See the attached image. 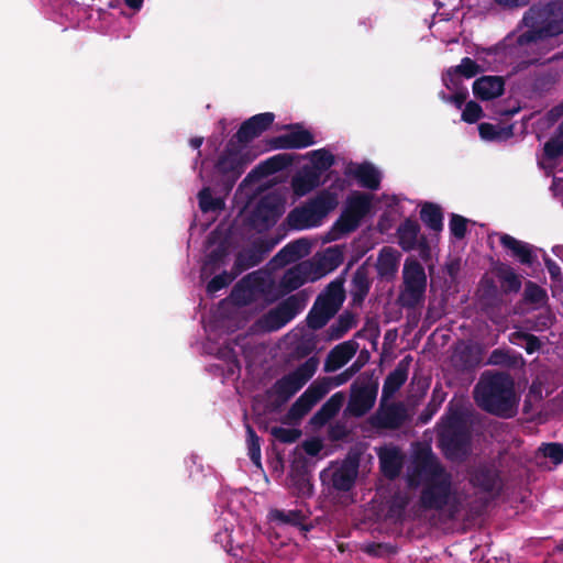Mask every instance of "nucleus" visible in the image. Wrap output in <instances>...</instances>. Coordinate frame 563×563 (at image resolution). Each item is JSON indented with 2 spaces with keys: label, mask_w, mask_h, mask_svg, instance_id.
I'll return each instance as SVG.
<instances>
[{
  "label": "nucleus",
  "mask_w": 563,
  "mask_h": 563,
  "mask_svg": "<svg viewBox=\"0 0 563 563\" xmlns=\"http://www.w3.org/2000/svg\"><path fill=\"white\" fill-rule=\"evenodd\" d=\"M539 453L549 459L554 465L563 462V446L558 443H549L539 448Z\"/></svg>",
  "instance_id": "nucleus-37"
},
{
  "label": "nucleus",
  "mask_w": 563,
  "mask_h": 563,
  "mask_svg": "<svg viewBox=\"0 0 563 563\" xmlns=\"http://www.w3.org/2000/svg\"><path fill=\"white\" fill-rule=\"evenodd\" d=\"M299 493L301 495H307V496L311 495V493H312V486H311L310 482L306 477H302L300 479Z\"/></svg>",
  "instance_id": "nucleus-55"
},
{
  "label": "nucleus",
  "mask_w": 563,
  "mask_h": 563,
  "mask_svg": "<svg viewBox=\"0 0 563 563\" xmlns=\"http://www.w3.org/2000/svg\"><path fill=\"white\" fill-rule=\"evenodd\" d=\"M355 324H356V322H355L354 316H352L350 313L342 314L338 320V324L335 327L334 325L331 327V330H332L331 338L340 339L350 329L355 327Z\"/></svg>",
  "instance_id": "nucleus-36"
},
{
  "label": "nucleus",
  "mask_w": 563,
  "mask_h": 563,
  "mask_svg": "<svg viewBox=\"0 0 563 563\" xmlns=\"http://www.w3.org/2000/svg\"><path fill=\"white\" fill-rule=\"evenodd\" d=\"M199 207L203 212L220 209L222 201L220 199L212 198L210 189L203 188L199 195Z\"/></svg>",
  "instance_id": "nucleus-38"
},
{
  "label": "nucleus",
  "mask_w": 563,
  "mask_h": 563,
  "mask_svg": "<svg viewBox=\"0 0 563 563\" xmlns=\"http://www.w3.org/2000/svg\"><path fill=\"white\" fill-rule=\"evenodd\" d=\"M563 153V122L559 125L558 132L544 145L547 158L554 159Z\"/></svg>",
  "instance_id": "nucleus-34"
},
{
  "label": "nucleus",
  "mask_w": 563,
  "mask_h": 563,
  "mask_svg": "<svg viewBox=\"0 0 563 563\" xmlns=\"http://www.w3.org/2000/svg\"><path fill=\"white\" fill-rule=\"evenodd\" d=\"M380 468L387 477H395L401 467L402 456L395 446H385L378 451Z\"/></svg>",
  "instance_id": "nucleus-16"
},
{
  "label": "nucleus",
  "mask_w": 563,
  "mask_h": 563,
  "mask_svg": "<svg viewBox=\"0 0 563 563\" xmlns=\"http://www.w3.org/2000/svg\"><path fill=\"white\" fill-rule=\"evenodd\" d=\"M562 112H563V109H561V108H558V109L551 111V113L549 115L550 120H554L556 117L561 115Z\"/></svg>",
  "instance_id": "nucleus-59"
},
{
  "label": "nucleus",
  "mask_w": 563,
  "mask_h": 563,
  "mask_svg": "<svg viewBox=\"0 0 563 563\" xmlns=\"http://www.w3.org/2000/svg\"><path fill=\"white\" fill-rule=\"evenodd\" d=\"M466 98V92L457 93L452 99L456 103L457 107H461L462 102Z\"/></svg>",
  "instance_id": "nucleus-57"
},
{
  "label": "nucleus",
  "mask_w": 563,
  "mask_h": 563,
  "mask_svg": "<svg viewBox=\"0 0 563 563\" xmlns=\"http://www.w3.org/2000/svg\"><path fill=\"white\" fill-rule=\"evenodd\" d=\"M334 313V311H330L329 307H324L323 303L316 301L308 316V323L311 328L319 329L323 327Z\"/></svg>",
  "instance_id": "nucleus-30"
},
{
  "label": "nucleus",
  "mask_w": 563,
  "mask_h": 563,
  "mask_svg": "<svg viewBox=\"0 0 563 563\" xmlns=\"http://www.w3.org/2000/svg\"><path fill=\"white\" fill-rule=\"evenodd\" d=\"M202 144V139L201 137H195V139H191L190 140V145L195 148H199Z\"/></svg>",
  "instance_id": "nucleus-58"
},
{
  "label": "nucleus",
  "mask_w": 563,
  "mask_h": 563,
  "mask_svg": "<svg viewBox=\"0 0 563 563\" xmlns=\"http://www.w3.org/2000/svg\"><path fill=\"white\" fill-rule=\"evenodd\" d=\"M319 278L317 272L313 271V265L310 262H302L295 267L288 269L283 277V286L289 290L297 289L308 280H316Z\"/></svg>",
  "instance_id": "nucleus-13"
},
{
  "label": "nucleus",
  "mask_w": 563,
  "mask_h": 563,
  "mask_svg": "<svg viewBox=\"0 0 563 563\" xmlns=\"http://www.w3.org/2000/svg\"><path fill=\"white\" fill-rule=\"evenodd\" d=\"M302 448L307 454L313 456L321 451L322 443L319 439H310L303 442Z\"/></svg>",
  "instance_id": "nucleus-49"
},
{
  "label": "nucleus",
  "mask_w": 563,
  "mask_h": 563,
  "mask_svg": "<svg viewBox=\"0 0 563 563\" xmlns=\"http://www.w3.org/2000/svg\"><path fill=\"white\" fill-rule=\"evenodd\" d=\"M410 485H415L413 478H410Z\"/></svg>",
  "instance_id": "nucleus-60"
},
{
  "label": "nucleus",
  "mask_w": 563,
  "mask_h": 563,
  "mask_svg": "<svg viewBox=\"0 0 563 563\" xmlns=\"http://www.w3.org/2000/svg\"><path fill=\"white\" fill-rule=\"evenodd\" d=\"M357 475L356 466L352 463L343 464L333 473V485L338 489L347 490L353 485Z\"/></svg>",
  "instance_id": "nucleus-28"
},
{
  "label": "nucleus",
  "mask_w": 563,
  "mask_h": 563,
  "mask_svg": "<svg viewBox=\"0 0 563 563\" xmlns=\"http://www.w3.org/2000/svg\"><path fill=\"white\" fill-rule=\"evenodd\" d=\"M526 350L528 353H533L536 350L539 349L540 344L539 341L534 336H526Z\"/></svg>",
  "instance_id": "nucleus-52"
},
{
  "label": "nucleus",
  "mask_w": 563,
  "mask_h": 563,
  "mask_svg": "<svg viewBox=\"0 0 563 563\" xmlns=\"http://www.w3.org/2000/svg\"><path fill=\"white\" fill-rule=\"evenodd\" d=\"M250 296L251 292L246 289L244 282L239 284L232 292V298L239 303L246 302Z\"/></svg>",
  "instance_id": "nucleus-48"
},
{
  "label": "nucleus",
  "mask_w": 563,
  "mask_h": 563,
  "mask_svg": "<svg viewBox=\"0 0 563 563\" xmlns=\"http://www.w3.org/2000/svg\"><path fill=\"white\" fill-rule=\"evenodd\" d=\"M501 245L509 250L514 256L523 264H531L533 261L532 249L529 244L515 239L511 235L503 234L499 239Z\"/></svg>",
  "instance_id": "nucleus-20"
},
{
  "label": "nucleus",
  "mask_w": 563,
  "mask_h": 563,
  "mask_svg": "<svg viewBox=\"0 0 563 563\" xmlns=\"http://www.w3.org/2000/svg\"><path fill=\"white\" fill-rule=\"evenodd\" d=\"M247 432V448H249V455L252 460V462L256 466H261V445H260V439L255 434L254 430L247 426L246 428Z\"/></svg>",
  "instance_id": "nucleus-35"
},
{
  "label": "nucleus",
  "mask_w": 563,
  "mask_h": 563,
  "mask_svg": "<svg viewBox=\"0 0 563 563\" xmlns=\"http://www.w3.org/2000/svg\"><path fill=\"white\" fill-rule=\"evenodd\" d=\"M376 389L369 386L353 387L351 399L347 406V410L356 416H363L375 404Z\"/></svg>",
  "instance_id": "nucleus-14"
},
{
  "label": "nucleus",
  "mask_w": 563,
  "mask_h": 563,
  "mask_svg": "<svg viewBox=\"0 0 563 563\" xmlns=\"http://www.w3.org/2000/svg\"><path fill=\"white\" fill-rule=\"evenodd\" d=\"M350 174L355 177L363 187L377 189L379 186L380 174L373 165H357L350 168Z\"/></svg>",
  "instance_id": "nucleus-23"
},
{
  "label": "nucleus",
  "mask_w": 563,
  "mask_h": 563,
  "mask_svg": "<svg viewBox=\"0 0 563 563\" xmlns=\"http://www.w3.org/2000/svg\"><path fill=\"white\" fill-rule=\"evenodd\" d=\"M273 434L283 442H294L298 439L299 432L294 429L274 428Z\"/></svg>",
  "instance_id": "nucleus-47"
},
{
  "label": "nucleus",
  "mask_w": 563,
  "mask_h": 563,
  "mask_svg": "<svg viewBox=\"0 0 563 563\" xmlns=\"http://www.w3.org/2000/svg\"><path fill=\"white\" fill-rule=\"evenodd\" d=\"M505 358L506 356L501 351H494L489 356L488 363L493 365L501 364L504 363Z\"/></svg>",
  "instance_id": "nucleus-53"
},
{
  "label": "nucleus",
  "mask_w": 563,
  "mask_h": 563,
  "mask_svg": "<svg viewBox=\"0 0 563 563\" xmlns=\"http://www.w3.org/2000/svg\"><path fill=\"white\" fill-rule=\"evenodd\" d=\"M336 206V195L323 191L306 206L292 210L288 216V223L298 230L317 227Z\"/></svg>",
  "instance_id": "nucleus-3"
},
{
  "label": "nucleus",
  "mask_w": 563,
  "mask_h": 563,
  "mask_svg": "<svg viewBox=\"0 0 563 563\" xmlns=\"http://www.w3.org/2000/svg\"><path fill=\"white\" fill-rule=\"evenodd\" d=\"M400 261V253L393 247H384L378 255L376 268L378 274L385 278H393L397 273Z\"/></svg>",
  "instance_id": "nucleus-17"
},
{
  "label": "nucleus",
  "mask_w": 563,
  "mask_h": 563,
  "mask_svg": "<svg viewBox=\"0 0 563 563\" xmlns=\"http://www.w3.org/2000/svg\"><path fill=\"white\" fill-rule=\"evenodd\" d=\"M404 289L400 294L402 306L416 307L423 301L427 277L423 267L415 260H407L404 265Z\"/></svg>",
  "instance_id": "nucleus-4"
},
{
  "label": "nucleus",
  "mask_w": 563,
  "mask_h": 563,
  "mask_svg": "<svg viewBox=\"0 0 563 563\" xmlns=\"http://www.w3.org/2000/svg\"><path fill=\"white\" fill-rule=\"evenodd\" d=\"M499 276L506 283L509 290L518 291L521 283L514 271L507 266L499 268Z\"/></svg>",
  "instance_id": "nucleus-40"
},
{
  "label": "nucleus",
  "mask_w": 563,
  "mask_h": 563,
  "mask_svg": "<svg viewBox=\"0 0 563 563\" xmlns=\"http://www.w3.org/2000/svg\"><path fill=\"white\" fill-rule=\"evenodd\" d=\"M473 91L482 100H490L503 93L504 81L497 76H484L474 81Z\"/></svg>",
  "instance_id": "nucleus-15"
},
{
  "label": "nucleus",
  "mask_w": 563,
  "mask_h": 563,
  "mask_svg": "<svg viewBox=\"0 0 563 563\" xmlns=\"http://www.w3.org/2000/svg\"><path fill=\"white\" fill-rule=\"evenodd\" d=\"M344 300V290L341 282H332L324 294H322L317 302L329 307L330 311L336 312Z\"/></svg>",
  "instance_id": "nucleus-25"
},
{
  "label": "nucleus",
  "mask_w": 563,
  "mask_h": 563,
  "mask_svg": "<svg viewBox=\"0 0 563 563\" xmlns=\"http://www.w3.org/2000/svg\"><path fill=\"white\" fill-rule=\"evenodd\" d=\"M318 365V360L310 357L295 371L278 379L274 385V391L282 399L290 398L314 375Z\"/></svg>",
  "instance_id": "nucleus-6"
},
{
  "label": "nucleus",
  "mask_w": 563,
  "mask_h": 563,
  "mask_svg": "<svg viewBox=\"0 0 563 563\" xmlns=\"http://www.w3.org/2000/svg\"><path fill=\"white\" fill-rule=\"evenodd\" d=\"M422 221L432 230L439 231L442 229V214L440 209L432 205L426 203L421 209Z\"/></svg>",
  "instance_id": "nucleus-32"
},
{
  "label": "nucleus",
  "mask_w": 563,
  "mask_h": 563,
  "mask_svg": "<svg viewBox=\"0 0 563 563\" xmlns=\"http://www.w3.org/2000/svg\"><path fill=\"white\" fill-rule=\"evenodd\" d=\"M320 184L317 170L303 167L292 179L291 186L297 196H305Z\"/></svg>",
  "instance_id": "nucleus-19"
},
{
  "label": "nucleus",
  "mask_w": 563,
  "mask_h": 563,
  "mask_svg": "<svg viewBox=\"0 0 563 563\" xmlns=\"http://www.w3.org/2000/svg\"><path fill=\"white\" fill-rule=\"evenodd\" d=\"M526 298L532 302L540 303L545 298V292L536 284L529 283L525 290Z\"/></svg>",
  "instance_id": "nucleus-46"
},
{
  "label": "nucleus",
  "mask_w": 563,
  "mask_h": 563,
  "mask_svg": "<svg viewBox=\"0 0 563 563\" xmlns=\"http://www.w3.org/2000/svg\"><path fill=\"white\" fill-rule=\"evenodd\" d=\"M498 4L504 7H519L525 5L529 0H495Z\"/></svg>",
  "instance_id": "nucleus-54"
},
{
  "label": "nucleus",
  "mask_w": 563,
  "mask_h": 563,
  "mask_svg": "<svg viewBox=\"0 0 563 563\" xmlns=\"http://www.w3.org/2000/svg\"><path fill=\"white\" fill-rule=\"evenodd\" d=\"M479 135L485 141H498L510 135V130L494 125L490 123H482L478 125Z\"/></svg>",
  "instance_id": "nucleus-33"
},
{
  "label": "nucleus",
  "mask_w": 563,
  "mask_h": 563,
  "mask_svg": "<svg viewBox=\"0 0 563 563\" xmlns=\"http://www.w3.org/2000/svg\"><path fill=\"white\" fill-rule=\"evenodd\" d=\"M428 471L431 478L422 493L421 501L424 507L440 509L452 498L449 476L433 460L429 461Z\"/></svg>",
  "instance_id": "nucleus-5"
},
{
  "label": "nucleus",
  "mask_w": 563,
  "mask_h": 563,
  "mask_svg": "<svg viewBox=\"0 0 563 563\" xmlns=\"http://www.w3.org/2000/svg\"><path fill=\"white\" fill-rule=\"evenodd\" d=\"M474 396L484 410L501 416H511L517 404L514 380L503 373L483 374Z\"/></svg>",
  "instance_id": "nucleus-1"
},
{
  "label": "nucleus",
  "mask_w": 563,
  "mask_h": 563,
  "mask_svg": "<svg viewBox=\"0 0 563 563\" xmlns=\"http://www.w3.org/2000/svg\"><path fill=\"white\" fill-rule=\"evenodd\" d=\"M545 266L554 280L561 277V268L554 261L545 258Z\"/></svg>",
  "instance_id": "nucleus-50"
},
{
  "label": "nucleus",
  "mask_w": 563,
  "mask_h": 563,
  "mask_svg": "<svg viewBox=\"0 0 563 563\" xmlns=\"http://www.w3.org/2000/svg\"><path fill=\"white\" fill-rule=\"evenodd\" d=\"M284 212V205L275 197H265L258 205L254 223L261 227L274 224Z\"/></svg>",
  "instance_id": "nucleus-12"
},
{
  "label": "nucleus",
  "mask_w": 563,
  "mask_h": 563,
  "mask_svg": "<svg viewBox=\"0 0 563 563\" xmlns=\"http://www.w3.org/2000/svg\"><path fill=\"white\" fill-rule=\"evenodd\" d=\"M313 143L314 141L311 133L301 129L292 130L276 140V145L280 148H302L310 146Z\"/></svg>",
  "instance_id": "nucleus-18"
},
{
  "label": "nucleus",
  "mask_w": 563,
  "mask_h": 563,
  "mask_svg": "<svg viewBox=\"0 0 563 563\" xmlns=\"http://www.w3.org/2000/svg\"><path fill=\"white\" fill-rule=\"evenodd\" d=\"M419 225L417 222L407 220L398 229L399 244L405 251L412 250L417 244Z\"/></svg>",
  "instance_id": "nucleus-29"
},
{
  "label": "nucleus",
  "mask_w": 563,
  "mask_h": 563,
  "mask_svg": "<svg viewBox=\"0 0 563 563\" xmlns=\"http://www.w3.org/2000/svg\"><path fill=\"white\" fill-rule=\"evenodd\" d=\"M274 121V114L265 112L256 114L242 124L236 133L239 145H246L247 142L263 133Z\"/></svg>",
  "instance_id": "nucleus-11"
},
{
  "label": "nucleus",
  "mask_w": 563,
  "mask_h": 563,
  "mask_svg": "<svg viewBox=\"0 0 563 563\" xmlns=\"http://www.w3.org/2000/svg\"><path fill=\"white\" fill-rule=\"evenodd\" d=\"M345 397L342 393H336L323 405L321 413L327 418L334 416L342 407Z\"/></svg>",
  "instance_id": "nucleus-39"
},
{
  "label": "nucleus",
  "mask_w": 563,
  "mask_h": 563,
  "mask_svg": "<svg viewBox=\"0 0 563 563\" xmlns=\"http://www.w3.org/2000/svg\"><path fill=\"white\" fill-rule=\"evenodd\" d=\"M308 156L312 164L309 168L317 170L319 176H321V173L327 170L333 164L332 154L325 150L312 151Z\"/></svg>",
  "instance_id": "nucleus-31"
},
{
  "label": "nucleus",
  "mask_w": 563,
  "mask_h": 563,
  "mask_svg": "<svg viewBox=\"0 0 563 563\" xmlns=\"http://www.w3.org/2000/svg\"><path fill=\"white\" fill-rule=\"evenodd\" d=\"M344 382L345 379L339 377L334 379L323 378L321 380H316L292 405L290 410L291 416L295 418L305 416L330 391L333 386H339Z\"/></svg>",
  "instance_id": "nucleus-8"
},
{
  "label": "nucleus",
  "mask_w": 563,
  "mask_h": 563,
  "mask_svg": "<svg viewBox=\"0 0 563 563\" xmlns=\"http://www.w3.org/2000/svg\"><path fill=\"white\" fill-rule=\"evenodd\" d=\"M487 477H488L487 481H482L479 478V476L476 475L473 478V482H474L475 485H478V486L483 487L485 490H492L494 488L493 477H492L490 474L487 475Z\"/></svg>",
  "instance_id": "nucleus-51"
},
{
  "label": "nucleus",
  "mask_w": 563,
  "mask_h": 563,
  "mask_svg": "<svg viewBox=\"0 0 563 563\" xmlns=\"http://www.w3.org/2000/svg\"><path fill=\"white\" fill-rule=\"evenodd\" d=\"M355 354V347L353 343H342L334 347L328 356L325 363L327 371H336L338 368L345 365Z\"/></svg>",
  "instance_id": "nucleus-22"
},
{
  "label": "nucleus",
  "mask_w": 563,
  "mask_h": 563,
  "mask_svg": "<svg viewBox=\"0 0 563 563\" xmlns=\"http://www.w3.org/2000/svg\"><path fill=\"white\" fill-rule=\"evenodd\" d=\"M285 164L283 156H274L263 164H261L254 173H262L264 175L272 174L274 172H277L282 168V166Z\"/></svg>",
  "instance_id": "nucleus-41"
},
{
  "label": "nucleus",
  "mask_w": 563,
  "mask_h": 563,
  "mask_svg": "<svg viewBox=\"0 0 563 563\" xmlns=\"http://www.w3.org/2000/svg\"><path fill=\"white\" fill-rule=\"evenodd\" d=\"M234 278H235V274L232 275V274L224 273V274L218 275L209 282V284L207 286V290L209 292L213 294V292L220 290L221 288L228 286Z\"/></svg>",
  "instance_id": "nucleus-43"
},
{
  "label": "nucleus",
  "mask_w": 563,
  "mask_h": 563,
  "mask_svg": "<svg viewBox=\"0 0 563 563\" xmlns=\"http://www.w3.org/2000/svg\"><path fill=\"white\" fill-rule=\"evenodd\" d=\"M523 23L528 30L519 36L520 45L563 33V0L532 7L523 16Z\"/></svg>",
  "instance_id": "nucleus-2"
},
{
  "label": "nucleus",
  "mask_w": 563,
  "mask_h": 563,
  "mask_svg": "<svg viewBox=\"0 0 563 563\" xmlns=\"http://www.w3.org/2000/svg\"><path fill=\"white\" fill-rule=\"evenodd\" d=\"M319 268L316 271L319 278L324 274L333 271L342 263V252L338 247H329L320 254Z\"/></svg>",
  "instance_id": "nucleus-27"
},
{
  "label": "nucleus",
  "mask_w": 563,
  "mask_h": 563,
  "mask_svg": "<svg viewBox=\"0 0 563 563\" xmlns=\"http://www.w3.org/2000/svg\"><path fill=\"white\" fill-rule=\"evenodd\" d=\"M309 253V243L305 240H299L285 246L275 257L276 265H285L297 261L298 258Z\"/></svg>",
  "instance_id": "nucleus-21"
},
{
  "label": "nucleus",
  "mask_w": 563,
  "mask_h": 563,
  "mask_svg": "<svg viewBox=\"0 0 563 563\" xmlns=\"http://www.w3.org/2000/svg\"><path fill=\"white\" fill-rule=\"evenodd\" d=\"M478 73H479L478 65L471 58L466 57V58H463L461 64L459 66H456L454 69L448 70L446 75L443 78V81L449 89H455L457 87V84L455 82L454 77L457 74H461L465 78H472L475 75H477Z\"/></svg>",
  "instance_id": "nucleus-24"
},
{
  "label": "nucleus",
  "mask_w": 563,
  "mask_h": 563,
  "mask_svg": "<svg viewBox=\"0 0 563 563\" xmlns=\"http://www.w3.org/2000/svg\"><path fill=\"white\" fill-rule=\"evenodd\" d=\"M272 518L284 523L298 525L301 521V515L298 511H282L275 510L272 512Z\"/></svg>",
  "instance_id": "nucleus-44"
},
{
  "label": "nucleus",
  "mask_w": 563,
  "mask_h": 563,
  "mask_svg": "<svg viewBox=\"0 0 563 563\" xmlns=\"http://www.w3.org/2000/svg\"><path fill=\"white\" fill-rule=\"evenodd\" d=\"M407 369L399 364L385 379L383 399L390 398L406 382Z\"/></svg>",
  "instance_id": "nucleus-26"
},
{
  "label": "nucleus",
  "mask_w": 563,
  "mask_h": 563,
  "mask_svg": "<svg viewBox=\"0 0 563 563\" xmlns=\"http://www.w3.org/2000/svg\"><path fill=\"white\" fill-rule=\"evenodd\" d=\"M482 114L483 110L481 106L474 101H470L466 103L465 109L463 110L462 119L467 123H474L481 119Z\"/></svg>",
  "instance_id": "nucleus-42"
},
{
  "label": "nucleus",
  "mask_w": 563,
  "mask_h": 563,
  "mask_svg": "<svg viewBox=\"0 0 563 563\" xmlns=\"http://www.w3.org/2000/svg\"><path fill=\"white\" fill-rule=\"evenodd\" d=\"M128 7L139 10L143 4V0H125Z\"/></svg>",
  "instance_id": "nucleus-56"
},
{
  "label": "nucleus",
  "mask_w": 563,
  "mask_h": 563,
  "mask_svg": "<svg viewBox=\"0 0 563 563\" xmlns=\"http://www.w3.org/2000/svg\"><path fill=\"white\" fill-rule=\"evenodd\" d=\"M301 309L299 299L290 297L264 317L262 320L263 328L268 331L278 330L289 322Z\"/></svg>",
  "instance_id": "nucleus-10"
},
{
  "label": "nucleus",
  "mask_w": 563,
  "mask_h": 563,
  "mask_svg": "<svg viewBox=\"0 0 563 563\" xmlns=\"http://www.w3.org/2000/svg\"><path fill=\"white\" fill-rule=\"evenodd\" d=\"M450 230L455 238L462 239L466 232V219L453 216L450 221Z\"/></svg>",
  "instance_id": "nucleus-45"
},
{
  "label": "nucleus",
  "mask_w": 563,
  "mask_h": 563,
  "mask_svg": "<svg viewBox=\"0 0 563 563\" xmlns=\"http://www.w3.org/2000/svg\"><path fill=\"white\" fill-rule=\"evenodd\" d=\"M371 209V196L355 192L347 199L346 208L335 224V229L347 233L356 229L361 219Z\"/></svg>",
  "instance_id": "nucleus-9"
},
{
  "label": "nucleus",
  "mask_w": 563,
  "mask_h": 563,
  "mask_svg": "<svg viewBox=\"0 0 563 563\" xmlns=\"http://www.w3.org/2000/svg\"><path fill=\"white\" fill-rule=\"evenodd\" d=\"M257 156L246 145L230 144L218 162L217 169L229 181L234 183L243 173L244 167Z\"/></svg>",
  "instance_id": "nucleus-7"
}]
</instances>
